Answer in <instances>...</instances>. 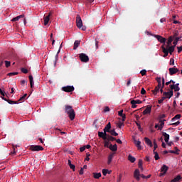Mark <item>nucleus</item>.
<instances>
[{
	"label": "nucleus",
	"instance_id": "1",
	"mask_svg": "<svg viewBox=\"0 0 182 182\" xmlns=\"http://www.w3.org/2000/svg\"><path fill=\"white\" fill-rule=\"evenodd\" d=\"M65 112L68 114L69 118L70 120H75L76 114H75V110L72 108V106L67 105L65 106Z\"/></svg>",
	"mask_w": 182,
	"mask_h": 182
},
{
	"label": "nucleus",
	"instance_id": "2",
	"mask_svg": "<svg viewBox=\"0 0 182 182\" xmlns=\"http://www.w3.org/2000/svg\"><path fill=\"white\" fill-rule=\"evenodd\" d=\"M30 149L32 151H42L43 150V147L41 145H33Z\"/></svg>",
	"mask_w": 182,
	"mask_h": 182
},
{
	"label": "nucleus",
	"instance_id": "3",
	"mask_svg": "<svg viewBox=\"0 0 182 182\" xmlns=\"http://www.w3.org/2000/svg\"><path fill=\"white\" fill-rule=\"evenodd\" d=\"M79 58L81 62H85V63L89 62V56L85 53H80Z\"/></svg>",
	"mask_w": 182,
	"mask_h": 182
},
{
	"label": "nucleus",
	"instance_id": "4",
	"mask_svg": "<svg viewBox=\"0 0 182 182\" xmlns=\"http://www.w3.org/2000/svg\"><path fill=\"white\" fill-rule=\"evenodd\" d=\"M76 24L78 28H82L83 25V21H82V18H80V15L77 14L76 17Z\"/></svg>",
	"mask_w": 182,
	"mask_h": 182
},
{
	"label": "nucleus",
	"instance_id": "5",
	"mask_svg": "<svg viewBox=\"0 0 182 182\" xmlns=\"http://www.w3.org/2000/svg\"><path fill=\"white\" fill-rule=\"evenodd\" d=\"M151 36H154V38H156V39H157V41L160 42V43H164V44L166 43V38H164L159 35H151Z\"/></svg>",
	"mask_w": 182,
	"mask_h": 182
},
{
	"label": "nucleus",
	"instance_id": "6",
	"mask_svg": "<svg viewBox=\"0 0 182 182\" xmlns=\"http://www.w3.org/2000/svg\"><path fill=\"white\" fill-rule=\"evenodd\" d=\"M62 90H63L64 92H73V90H75V87L73 86H66V87H63Z\"/></svg>",
	"mask_w": 182,
	"mask_h": 182
},
{
	"label": "nucleus",
	"instance_id": "7",
	"mask_svg": "<svg viewBox=\"0 0 182 182\" xmlns=\"http://www.w3.org/2000/svg\"><path fill=\"white\" fill-rule=\"evenodd\" d=\"M168 70L169 75H171V76H173V75H176V73H178V72H180V70L176 68H171L168 69Z\"/></svg>",
	"mask_w": 182,
	"mask_h": 182
},
{
	"label": "nucleus",
	"instance_id": "8",
	"mask_svg": "<svg viewBox=\"0 0 182 182\" xmlns=\"http://www.w3.org/2000/svg\"><path fill=\"white\" fill-rule=\"evenodd\" d=\"M98 136L101 139H103V140H107V133H105V132H99Z\"/></svg>",
	"mask_w": 182,
	"mask_h": 182
},
{
	"label": "nucleus",
	"instance_id": "9",
	"mask_svg": "<svg viewBox=\"0 0 182 182\" xmlns=\"http://www.w3.org/2000/svg\"><path fill=\"white\" fill-rule=\"evenodd\" d=\"M163 96L165 97V99H171V97L173 96V90L168 92H164Z\"/></svg>",
	"mask_w": 182,
	"mask_h": 182
},
{
	"label": "nucleus",
	"instance_id": "10",
	"mask_svg": "<svg viewBox=\"0 0 182 182\" xmlns=\"http://www.w3.org/2000/svg\"><path fill=\"white\" fill-rule=\"evenodd\" d=\"M50 15H52L51 12H50L48 16H44L43 19H44V26H46V25H48V23H49V21L50 19Z\"/></svg>",
	"mask_w": 182,
	"mask_h": 182
},
{
	"label": "nucleus",
	"instance_id": "11",
	"mask_svg": "<svg viewBox=\"0 0 182 182\" xmlns=\"http://www.w3.org/2000/svg\"><path fill=\"white\" fill-rule=\"evenodd\" d=\"M134 177L139 181L140 180V171L139 169H136L134 172Z\"/></svg>",
	"mask_w": 182,
	"mask_h": 182
},
{
	"label": "nucleus",
	"instance_id": "12",
	"mask_svg": "<svg viewBox=\"0 0 182 182\" xmlns=\"http://www.w3.org/2000/svg\"><path fill=\"white\" fill-rule=\"evenodd\" d=\"M110 129H112V124H110V122H109L105 127L104 128L103 131L105 133H110L111 130Z\"/></svg>",
	"mask_w": 182,
	"mask_h": 182
},
{
	"label": "nucleus",
	"instance_id": "13",
	"mask_svg": "<svg viewBox=\"0 0 182 182\" xmlns=\"http://www.w3.org/2000/svg\"><path fill=\"white\" fill-rule=\"evenodd\" d=\"M151 113V106L146 107V108L143 112L144 115L150 114Z\"/></svg>",
	"mask_w": 182,
	"mask_h": 182
},
{
	"label": "nucleus",
	"instance_id": "14",
	"mask_svg": "<svg viewBox=\"0 0 182 182\" xmlns=\"http://www.w3.org/2000/svg\"><path fill=\"white\" fill-rule=\"evenodd\" d=\"M168 50V53H170V55H172L173 52H174V49H176V46H171L166 48Z\"/></svg>",
	"mask_w": 182,
	"mask_h": 182
},
{
	"label": "nucleus",
	"instance_id": "15",
	"mask_svg": "<svg viewBox=\"0 0 182 182\" xmlns=\"http://www.w3.org/2000/svg\"><path fill=\"white\" fill-rule=\"evenodd\" d=\"M21 18H25V16L23 14H21V15L18 16L15 18H13L11 19V22H18V21H19Z\"/></svg>",
	"mask_w": 182,
	"mask_h": 182
},
{
	"label": "nucleus",
	"instance_id": "16",
	"mask_svg": "<svg viewBox=\"0 0 182 182\" xmlns=\"http://www.w3.org/2000/svg\"><path fill=\"white\" fill-rule=\"evenodd\" d=\"M134 144L137 147L138 150H141V149H142V147H141V141H137V140H134Z\"/></svg>",
	"mask_w": 182,
	"mask_h": 182
},
{
	"label": "nucleus",
	"instance_id": "17",
	"mask_svg": "<svg viewBox=\"0 0 182 182\" xmlns=\"http://www.w3.org/2000/svg\"><path fill=\"white\" fill-rule=\"evenodd\" d=\"M144 141L148 146H149V147H153V143L151 142V140H150V139L145 137Z\"/></svg>",
	"mask_w": 182,
	"mask_h": 182
},
{
	"label": "nucleus",
	"instance_id": "18",
	"mask_svg": "<svg viewBox=\"0 0 182 182\" xmlns=\"http://www.w3.org/2000/svg\"><path fill=\"white\" fill-rule=\"evenodd\" d=\"M163 136L164 137V141L166 143H168V140H170V135L166 132H163Z\"/></svg>",
	"mask_w": 182,
	"mask_h": 182
},
{
	"label": "nucleus",
	"instance_id": "19",
	"mask_svg": "<svg viewBox=\"0 0 182 182\" xmlns=\"http://www.w3.org/2000/svg\"><path fill=\"white\" fill-rule=\"evenodd\" d=\"M109 149L112 151H117V144H111L109 146Z\"/></svg>",
	"mask_w": 182,
	"mask_h": 182
},
{
	"label": "nucleus",
	"instance_id": "20",
	"mask_svg": "<svg viewBox=\"0 0 182 182\" xmlns=\"http://www.w3.org/2000/svg\"><path fill=\"white\" fill-rule=\"evenodd\" d=\"M161 49H162V52L164 53V57L166 58V56H168V50L166 47H164V46H161Z\"/></svg>",
	"mask_w": 182,
	"mask_h": 182
},
{
	"label": "nucleus",
	"instance_id": "21",
	"mask_svg": "<svg viewBox=\"0 0 182 182\" xmlns=\"http://www.w3.org/2000/svg\"><path fill=\"white\" fill-rule=\"evenodd\" d=\"M168 170V166L166 165H163L161 169V173H164V174H166L167 173V171Z\"/></svg>",
	"mask_w": 182,
	"mask_h": 182
},
{
	"label": "nucleus",
	"instance_id": "22",
	"mask_svg": "<svg viewBox=\"0 0 182 182\" xmlns=\"http://www.w3.org/2000/svg\"><path fill=\"white\" fill-rule=\"evenodd\" d=\"M113 157H114V154H111L108 156L107 164H110L112 163Z\"/></svg>",
	"mask_w": 182,
	"mask_h": 182
},
{
	"label": "nucleus",
	"instance_id": "23",
	"mask_svg": "<svg viewBox=\"0 0 182 182\" xmlns=\"http://www.w3.org/2000/svg\"><path fill=\"white\" fill-rule=\"evenodd\" d=\"M164 122H166L165 119L159 121L160 124L158 130H162L163 127H164Z\"/></svg>",
	"mask_w": 182,
	"mask_h": 182
},
{
	"label": "nucleus",
	"instance_id": "24",
	"mask_svg": "<svg viewBox=\"0 0 182 182\" xmlns=\"http://www.w3.org/2000/svg\"><path fill=\"white\" fill-rule=\"evenodd\" d=\"M160 87H161V86L158 85L155 87L154 90H152L154 95H157V93L160 92Z\"/></svg>",
	"mask_w": 182,
	"mask_h": 182
},
{
	"label": "nucleus",
	"instance_id": "25",
	"mask_svg": "<svg viewBox=\"0 0 182 182\" xmlns=\"http://www.w3.org/2000/svg\"><path fill=\"white\" fill-rule=\"evenodd\" d=\"M79 45H80V41H75V43H74V48H73V49L75 50H76V49H77V48H79Z\"/></svg>",
	"mask_w": 182,
	"mask_h": 182
},
{
	"label": "nucleus",
	"instance_id": "26",
	"mask_svg": "<svg viewBox=\"0 0 182 182\" xmlns=\"http://www.w3.org/2000/svg\"><path fill=\"white\" fill-rule=\"evenodd\" d=\"M178 41H181V37H176L175 41L173 42V46H177V43H178Z\"/></svg>",
	"mask_w": 182,
	"mask_h": 182
},
{
	"label": "nucleus",
	"instance_id": "27",
	"mask_svg": "<svg viewBox=\"0 0 182 182\" xmlns=\"http://www.w3.org/2000/svg\"><path fill=\"white\" fill-rule=\"evenodd\" d=\"M93 177L94 178H100L102 177V173H93Z\"/></svg>",
	"mask_w": 182,
	"mask_h": 182
},
{
	"label": "nucleus",
	"instance_id": "28",
	"mask_svg": "<svg viewBox=\"0 0 182 182\" xmlns=\"http://www.w3.org/2000/svg\"><path fill=\"white\" fill-rule=\"evenodd\" d=\"M181 117V114H176L173 118H172L171 122H176V120L180 119Z\"/></svg>",
	"mask_w": 182,
	"mask_h": 182
},
{
	"label": "nucleus",
	"instance_id": "29",
	"mask_svg": "<svg viewBox=\"0 0 182 182\" xmlns=\"http://www.w3.org/2000/svg\"><path fill=\"white\" fill-rule=\"evenodd\" d=\"M181 180V176H177L174 179H173L171 182H178Z\"/></svg>",
	"mask_w": 182,
	"mask_h": 182
},
{
	"label": "nucleus",
	"instance_id": "30",
	"mask_svg": "<svg viewBox=\"0 0 182 182\" xmlns=\"http://www.w3.org/2000/svg\"><path fill=\"white\" fill-rule=\"evenodd\" d=\"M128 160H129V161L131 163H134V161H136V158H134L133 156L132 155H129L128 156Z\"/></svg>",
	"mask_w": 182,
	"mask_h": 182
},
{
	"label": "nucleus",
	"instance_id": "31",
	"mask_svg": "<svg viewBox=\"0 0 182 182\" xmlns=\"http://www.w3.org/2000/svg\"><path fill=\"white\" fill-rule=\"evenodd\" d=\"M171 42H173V37L172 36H170L168 39V41H167V46H166V48H168V46H170V45H171Z\"/></svg>",
	"mask_w": 182,
	"mask_h": 182
},
{
	"label": "nucleus",
	"instance_id": "32",
	"mask_svg": "<svg viewBox=\"0 0 182 182\" xmlns=\"http://www.w3.org/2000/svg\"><path fill=\"white\" fill-rule=\"evenodd\" d=\"M179 151L180 149H178L177 147H175V151H170V153H172L173 154H180Z\"/></svg>",
	"mask_w": 182,
	"mask_h": 182
},
{
	"label": "nucleus",
	"instance_id": "33",
	"mask_svg": "<svg viewBox=\"0 0 182 182\" xmlns=\"http://www.w3.org/2000/svg\"><path fill=\"white\" fill-rule=\"evenodd\" d=\"M178 86H180V84H179V83L175 84V87H174V89H173V90H174L175 92H178V91H180V87H178Z\"/></svg>",
	"mask_w": 182,
	"mask_h": 182
},
{
	"label": "nucleus",
	"instance_id": "34",
	"mask_svg": "<svg viewBox=\"0 0 182 182\" xmlns=\"http://www.w3.org/2000/svg\"><path fill=\"white\" fill-rule=\"evenodd\" d=\"M109 133L112 136H119V134L114 129L109 131Z\"/></svg>",
	"mask_w": 182,
	"mask_h": 182
},
{
	"label": "nucleus",
	"instance_id": "35",
	"mask_svg": "<svg viewBox=\"0 0 182 182\" xmlns=\"http://www.w3.org/2000/svg\"><path fill=\"white\" fill-rule=\"evenodd\" d=\"M107 140L109 141H114L116 140V138L112 136H108V137L107 136Z\"/></svg>",
	"mask_w": 182,
	"mask_h": 182
},
{
	"label": "nucleus",
	"instance_id": "36",
	"mask_svg": "<svg viewBox=\"0 0 182 182\" xmlns=\"http://www.w3.org/2000/svg\"><path fill=\"white\" fill-rule=\"evenodd\" d=\"M154 154H155L154 156L155 160H159L160 159V156H159V153H157V151L154 150Z\"/></svg>",
	"mask_w": 182,
	"mask_h": 182
},
{
	"label": "nucleus",
	"instance_id": "37",
	"mask_svg": "<svg viewBox=\"0 0 182 182\" xmlns=\"http://www.w3.org/2000/svg\"><path fill=\"white\" fill-rule=\"evenodd\" d=\"M107 173L109 174H110L111 171H109V170H107V169H102V174H103V176H106L107 174Z\"/></svg>",
	"mask_w": 182,
	"mask_h": 182
},
{
	"label": "nucleus",
	"instance_id": "38",
	"mask_svg": "<svg viewBox=\"0 0 182 182\" xmlns=\"http://www.w3.org/2000/svg\"><path fill=\"white\" fill-rule=\"evenodd\" d=\"M131 104H132V109H136L137 107V105H136V103L134 102V100L131 101Z\"/></svg>",
	"mask_w": 182,
	"mask_h": 182
},
{
	"label": "nucleus",
	"instance_id": "39",
	"mask_svg": "<svg viewBox=\"0 0 182 182\" xmlns=\"http://www.w3.org/2000/svg\"><path fill=\"white\" fill-rule=\"evenodd\" d=\"M124 126V123L122 121H120L118 124H117V127H119V129H122V127Z\"/></svg>",
	"mask_w": 182,
	"mask_h": 182
},
{
	"label": "nucleus",
	"instance_id": "40",
	"mask_svg": "<svg viewBox=\"0 0 182 182\" xmlns=\"http://www.w3.org/2000/svg\"><path fill=\"white\" fill-rule=\"evenodd\" d=\"M26 96H28L27 94H25L23 96H22L18 100L19 102H23V100H25V99L26 98Z\"/></svg>",
	"mask_w": 182,
	"mask_h": 182
},
{
	"label": "nucleus",
	"instance_id": "41",
	"mask_svg": "<svg viewBox=\"0 0 182 182\" xmlns=\"http://www.w3.org/2000/svg\"><path fill=\"white\" fill-rule=\"evenodd\" d=\"M156 81L158 82V86H161V77H157Z\"/></svg>",
	"mask_w": 182,
	"mask_h": 182
},
{
	"label": "nucleus",
	"instance_id": "42",
	"mask_svg": "<svg viewBox=\"0 0 182 182\" xmlns=\"http://www.w3.org/2000/svg\"><path fill=\"white\" fill-rule=\"evenodd\" d=\"M4 63L6 65V68H9L11 66V62H9L8 60H5Z\"/></svg>",
	"mask_w": 182,
	"mask_h": 182
},
{
	"label": "nucleus",
	"instance_id": "43",
	"mask_svg": "<svg viewBox=\"0 0 182 182\" xmlns=\"http://www.w3.org/2000/svg\"><path fill=\"white\" fill-rule=\"evenodd\" d=\"M104 146L105 147H109V141L107 139H106L104 142Z\"/></svg>",
	"mask_w": 182,
	"mask_h": 182
},
{
	"label": "nucleus",
	"instance_id": "44",
	"mask_svg": "<svg viewBox=\"0 0 182 182\" xmlns=\"http://www.w3.org/2000/svg\"><path fill=\"white\" fill-rule=\"evenodd\" d=\"M158 146H157V142L156 141V140H154V151H156V149H157Z\"/></svg>",
	"mask_w": 182,
	"mask_h": 182
},
{
	"label": "nucleus",
	"instance_id": "45",
	"mask_svg": "<svg viewBox=\"0 0 182 182\" xmlns=\"http://www.w3.org/2000/svg\"><path fill=\"white\" fill-rule=\"evenodd\" d=\"M140 73H141V76H144L146 75V73H147V70H142L140 71Z\"/></svg>",
	"mask_w": 182,
	"mask_h": 182
},
{
	"label": "nucleus",
	"instance_id": "46",
	"mask_svg": "<svg viewBox=\"0 0 182 182\" xmlns=\"http://www.w3.org/2000/svg\"><path fill=\"white\" fill-rule=\"evenodd\" d=\"M8 103L9 105H16V104H18V102H15V101H12V100H9Z\"/></svg>",
	"mask_w": 182,
	"mask_h": 182
},
{
	"label": "nucleus",
	"instance_id": "47",
	"mask_svg": "<svg viewBox=\"0 0 182 182\" xmlns=\"http://www.w3.org/2000/svg\"><path fill=\"white\" fill-rule=\"evenodd\" d=\"M141 166H143V160L139 159L138 162V166L141 167Z\"/></svg>",
	"mask_w": 182,
	"mask_h": 182
},
{
	"label": "nucleus",
	"instance_id": "48",
	"mask_svg": "<svg viewBox=\"0 0 182 182\" xmlns=\"http://www.w3.org/2000/svg\"><path fill=\"white\" fill-rule=\"evenodd\" d=\"M165 99H166V97L164 96L162 97L161 99L159 100V105L163 103V102H164Z\"/></svg>",
	"mask_w": 182,
	"mask_h": 182
},
{
	"label": "nucleus",
	"instance_id": "49",
	"mask_svg": "<svg viewBox=\"0 0 182 182\" xmlns=\"http://www.w3.org/2000/svg\"><path fill=\"white\" fill-rule=\"evenodd\" d=\"M134 102L135 105H141V103H143V102L140 101V100H134Z\"/></svg>",
	"mask_w": 182,
	"mask_h": 182
},
{
	"label": "nucleus",
	"instance_id": "50",
	"mask_svg": "<svg viewBox=\"0 0 182 182\" xmlns=\"http://www.w3.org/2000/svg\"><path fill=\"white\" fill-rule=\"evenodd\" d=\"M16 75H18V72L9 73V76H15Z\"/></svg>",
	"mask_w": 182,
	"mask_h": 182
},
{
	"label": "nucleus",
	"instance_id": "51",
	"mask_svg": "<svg viewBox=\"0 0 182 182\" xmlns=\"http://www.w3.org/2000/svg\"><path fill=\"white\" fill-rule=\"evenodd\" d=\"M22 73H28V69L26 68H21Z\"/></svg>",
	"mask_w": 182,
	"mask_h": 182
},
{
	"label": "nucleus",
	"instance_id": "52",
	"mask_svg": "<svg viewBox=\"0 0 182 182\" xmlns=\"http://www.w3.org/2000/svg\"><path fill=\"white\" fill-rule=\"evenodd\" d=\"M30 83H33V77L32 75H29Z\"/></svg>",
	"mask_w": 182,
	"mask_h": 182
},
{
	"label": "nucleus",
	"instance_id": "53",
	"mask_svg": "<svg viewBox=\"0 0 182 182\" xmlns=\"http://www.w3.org/2000/svg\"><path fill=\"white\" fill-rule=\"evenodd\" d=\"M70 168H71V170H73V171H75V165H73V164H70Z\"/></svg>",
	"mask_w": 182,
	"mask_h": 182
},
{
	"label": "nucleus",
	"instance_id": "54",
	"mask_svg": "<svg viewBox=\"0 0 182 182\" xmlns=\"http://www.w3.org/2000/svg\"><path fill=\"white\" fill-rule=\"evenodd\" d=\"M58 54H56L55 55V60L54 61V66H56V63L58 62Z\"/></svg>",
	"mask_w": 182,
	"mask_h": 182
},
{
	"label": "nucleus",
	"instance_id": "55",
	"mask_svg": "<svg viewBox=\"0 0 182 182\" xmlns=\"http://www.w3.org/2000/svg\"><path fill=\"white\" fill-rule=\"evenodd\" d=\"M180 124V121H177L176 122H173L172 124V126H178Z\"/></svg>",
	"mask_w": 182,
	"mask_h": 182
},
{
	"label": "nucleus",
	"instance_id": "56",
	"mask_svg": "<svg viewBox=\"0 0 182 182\" xmlns=\"http://www.w3.org/2000/svg\"><path fill=\"white\" fill-rule=\"evenodd\" d=\"M121 117H122V122H124V120H126V114L122 115Z\"/></svg>",
	"mask_w": 182,
	"mask_h": 182
},
{
	"label": "nucleus",
	"instance_id": "57",
	"mask_svg": "<svg viewBox=\"0 0 182 182\" xmlns=\"http://www.w3.org/2000/svg\"><path fill=\"white\" fill-rule=\"evenodd\" d=\"M170 65H171L172 66H174V60L173 58H171L170 60Z\"/></svg>",
	"mask_w": 182,
	"mask_h": 182
},
{
	"label": "nucleus",
	"instance_id": "58",
	"mask_svg": "<svg viewBox=\"0 0 182 182\" xmlns=\"http://www.w3.org/2000/svg\"><path fill=\"white\" fill-rule=\"evenodd\" d=\"M118 114H119V116H120V117H122V116L124 115V114H123V109H122V110L119 111Z\"/></svg>",
	"mask_w": 182,
	"mask_h": 182
},
{
	"label": "nucleus",
	"instance_id": "59",
	"mask_svg": "<svg viewBox=\"0 0 182 182\" xmlns=\"http://www.w3.org/2000/svg\"><path fill=\"white\" fill-rule=\"evenodd\" d=\"M84 150H86V146H82L80 148V151L82 152Z\"/></svg>",
	"mask_w": 182,
	"mask_h": 182
},
{
	"label": "nucleus",
	"instance_id": "60",
	"mask_svg": "<svg viewBox=\"0 0 182 182\" xmlns=\"http://www.w3.org/2000/svg\"><path fill=\"white\" fill-rule=\"evenodd\" d=\"M104 112H110V108H109V107H105Z\"/></svg>",
	"mask_w": 182,
	"mask_h": 182
},
{
	"label": "nucleus",
	"instance_id": "61",
	"mask_svg": "<svg viewBox=\"0 0 182 182\" xmlns=\"http://www.w3.org/2000/svg\"><path fill=\"white\" fill-rule=\"evenodd\" d=\"M0 93L1 96H5V91H3L2 89L0 88Z\"/></svg>",
	"mask_w": 182,
	"mask_h": 182
},
{
	"label": "nucleus",
	"instance_id": "62",
	"mask_svg": "<svg viewBox=\"0 0 182 182\" xmlns=\"http://www.w3.org/2000/svg\"><path fill=\"white\" fill-rule=\"evenodd\" d=\"M116 141H117V143H118V144H122V140L121 139H116Z\"/></svg>",
	"mask_w": 182,
	"mask_h": 182
},
{
	"label": "nucleus",
	"instance_id": "63",
	"mask_svg": "<svg viewBox=\"0 0 182 182\" xmlns=\"http://www.w3.org/2000/svg\"><path fill=\"white\" fill-rule=\"evenodd\" d=\"M141 93L142 95H146V90H144V88H141Z\"/></svg>",
	"mask_w": 182,
	"mask_h": 182
},
{
	"label": "nucleus",
	"instance_id": "64",
	"mask_svg": "<svg viewBox=\"0 0 182 182\" xmlns=\"http://www.w3.org/2000/svg\"><path fill=\"white\" fill-rule=\"evenodd\" d=\"M80 29H82V31H86V26H82Z\"/></svg>",
	"mask_w": 182,
	"mask_h": 182
}]
</instances>
